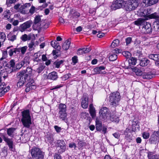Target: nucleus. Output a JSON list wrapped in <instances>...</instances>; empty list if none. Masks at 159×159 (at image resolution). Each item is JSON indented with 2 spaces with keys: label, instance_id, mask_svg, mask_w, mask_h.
<instances>
[{
  "label": "nucleus",
  "instance_id": "obj_1",
  "mask_svg": "<svg viewBox=\"0 0 159 159\" xmlns=\"http://www.w3.org/2000/svg\"><path fill=\"white\" fill-rule=\"evenodd\" d=\"M22 118L21 120L24 127L29 128L31 124V118L29 110H25L21 112Z\"/></svg>",
  "mask_w": 159,
  "mask_h": 159
},
{
  "label": "nucleus",
  "instance_id": "obj_2",
  "mask_svg": "<svg viewBox=\"0 0 159 159\" xmlns=\"http://www.w3.org/2000/svg\"><path fill=\"white\" fill-rule=\"evenodd\" d=\"M30 152L33 159H43L44 153L39 148L33 147L30 150Z\"/></svg>",
  "mask_w": 159,
  "mask_h": 159
},
{
  "label": "nucleus",
  "instance_id": "obj_3",
  "mask_svg": "<svg viewBox=\"0 0 159 159\" xmlns=\"http://www.w3.org/2000/svg\"><path fill=\"white\" fill-rule=\"evenodd\" d=\"M125 8L127 11H130L135 10L139 4V0H128L125 1Z\"/></svg>",
  "mask_w": 159,
  "mask_h": 159
},
{
  "label": "nucleus",
  "instance_id": "obj_4",
  "mask_svg": "<svg viewBox=\"0 0 159 159\" xmlns=\"http://www.w3.org/2000/svg\"><path fill=\"white\" fill-rule=\"evenodd\" d=\"M120 100V94L118 92L111 93L109 97V101L110 104L116 106L119 104Z\"/></svg>",
  "mask_w": 159,
  "mask_h": 159
},
{
  "label": "nucleus",
  "instance_id": "obj_5",
  "mask_svg": "<svg viewBox=\"0 0 159 159\" xmlns=\"http://www.w3.org/2000/svg\"><path fill=\"white\" fill-rule=\"evenodd\" d=\"M125 1L123 0H116L113 2L111 7L113 10H115L117 9L125 7Z\"/></svg>",
  "mask_w": 159,
  "mask_h": 159
},
{
  "label": "nucleus",
  "instance_id": "obj_6",
  "mask_svg": "<svg viewBox=\"0 0 159 159\" xmlns=\"http://www.w3.org/2000/svg\"><path fill=\"white\" fill-rule=\"evenodd\" d=\"M106 119L108 120H110L112 122L118 123L119 121V117L117 115L116 112H113L110 113Z\"/></svg>",
  "mask_w": 159,
  "mask_h": 159
},
{
  "label": "nucleus",
  "instance_id": "obj_7",
  "mask_svg": "<svg viewBox=\"0 0 159 159\" xmlns=\"http://www.w3.org/2000/svg\"><path fill=\"white\" fill-rule=\"evenodd\" d=\"M142 32L145 33H150L152 32V28L151 24L146 21L142 27Z\"/></svg>",
  "mask_w": 159,
  "mask_h": 159
},
{
  "label": "nucleus",
  "instance_id": "obj_8",
  "mask_svg": "<svg viewBox=\"0 0 159 159\" xmlns=\"http://www.w3.org/2000/svg\"><path fill=\"white\" fill-rule=\"evenodd\" d=\"M66 145L65 142L63 140H60L57 141L58 147L60 148L59 152L60 153L65 152L66 150Z\"/></svg>",
  "mask_w": 159,
  "mask_h": 159
},
{
  "label": "nucleus",
  "instance_id": "obj_9",
  "mask_svg": "<svg viewBox=\"0 0 159 159\" xmlns=\"http://www.w3.org/2000/svg\"><path fill=\"white\" fill-rule=\"evenodd\" d=\"M31 24L30 21H27L21 25L20 26V30L21 32H23L27 29L29 28L31 26Z\"/></svg>",
  "mask_w": 159,
  "mask_h": 159
},
{
  "label": "nucleus",
  "instance_id": "obj_10",
  "mask_svg": "<svg viewBox=\"0 0 159 159\" xmlns=\"http://www.w3.org/2000/svg\"><path fill=\"white\" fill-rule=\"evenodd\" d=\"M142 75L143 79H150L154 76L155 73L154 72H148L143 73Z\"/></svg>",
  "mask_w": 159,
  "mask_h": 159
},
{
  "label": "nucleus",
  "instance_id": "obj_11",
  "mask_svg": "<svg viewBox=\"0 0 159 159\" xmlns=\"http://www.w3.org/2000/svg\"><path fill=\"white\" fill-rule=\"evenodd\" d=\"M108 109L106 107H104L101 109L99 111V113L102 115L103 118L104 119H106L110 115L108 113Z\"/></svg>",
  "mask_w": 159,
  "mask_h": 159
},
{
  "label": "nucleus",
  "instance_id": "obj_12",
  "mask_svg": "<svg viewBox=\"0 0 159 159\" xmlns=\"http://www.w3.org/2000/svg\"><path fill=\"white\" fill-rule=\"evenodd\" d=\"M2 138L7 143L10 148L12 149L13 148V142L11 139H9L6 137L5 135H2Z\"/></svg>",
  "mask_w": 159,
  "mask_h": 159
},
{
  "label": "nucleus",
  "instance_id": "obj_13",
  "mask_svg": "<svg viewBox=\"0 0 159 159\" xmlns=\"http://www.w3.org/2000/svg\"><path fill=\"white\" fill-rule=\"evenodd\" d=\"M88 97L84 96L82 98L81 102V106L84 108H86L88 107Z\"/></svg>",
  "mask_w": 159,
  "mask_h": 159
},
{
  "label": "nucleus",
  "instance_id": "obj_14",
  "mask_svg": "<svg viewBox=\"0 0 159 159\" xmlns=\"http://www.w3.org/2000/svg\"><path fill=\"white\" fill-rule=\"evenodd\" d=\"M58 78L57 73L55 71H53L49 73L48 76L47 78L48 79L55 80Z\"/></svg>",
  "mask_w": 159,
  "mask_h": 159
},
{
  "label": "nucleus",
  "instance_id": "obj_15",
  "mask_svg": "<svg viewBox=\"0 0 159 159\" xmlns=\"http://www.w3.org/2000/svg\"><path fill=\"white\" fill-rule=\"evenodd\" d=\"M105 69V67L103 66L98 67L94 69V72L96 74H105L106 73L105 71H102Z\"/></svg>",
  "mask_w": 159,
  "mask_h": 159
},
{
  "label": "nucleus",
  "instance_id": "obj_16",
  "mask_svg": "<svg viewBox=\"0 0 159 159\" xmlns=\"http://www.w3.org/2000/svg\"><path fill=\"white\" fill-rule=\"evenodd\" d=\"M26 73L25 70H21L20 72H18L16 74V76L18 78H20V77H23L24 78H27L28 77V74H25Z\"/></svg>",
  "mask_w": 159,
  "mask_h": 159
},
{
  "label": "nucleus",
  "instance_id": "obj_17",
  "mask_svg": "<svg viewBox=\"0 0 159 159\" xmlns=\"http://www.w3.org/2000/svg\"><path fill=\"white\" fill-rule=\"evenodd\" d=\"M20 62L23 67H25L30 63V59L28 57H26Z\"/></svg>",
  "mask_w": 159,
  "mask_h": 159
},
{
  "label": "nucleus",
  "instance_id": "obj_18",
  "mask_svg": "<svg viewBox=\"0 0 159 159\" xmlns=\"http://www.w3.org/2000/svg\"><path fill=\"white\" fill-rule=\"evenodd\" d=\"M146 21L144 19L140 18L137 20L135 21L134 23L136 25L138 26H141L142 27Z\"/></svg>",
  "mask_w": 159,
  "mask_h": 159
},
{
  "label": "nucleus",
  "instance_id": "obj_19",
  "mask_svg": "<svg viewBox=\"0 0 159 159\" xmlns=\"http://www.w3.org/2000/svg\"><path fill=\"white\" fill-rule=\"evenodd\" d=\"M58 109V112H66V106L65 104L60 103Z\"/></svg>",
  "mask_w": 159,
  "mask_h": 159
},
{
  "label": "nucleus",
  "instance_id": "obj_20",
  "mask_svg": "<svg viewBox=\"0 0 159 159\" xmlns=\"http://www.w3.org/2000/svg\"><path fill=\"white\" fill-rule=\"evenodd\" d=\"M16 35H15L13 33L10 32L7 35V38L8 40L13 42L16 39Z\"/></svg>",
  "mask_w": 159,
  "mask_h": 159
},
{
  "label": "nucleus",
  "instance_id": "obj_21",
  "mask_svg": "<svg viewBox=\"0 0 159 159\" xmlns=\"http://www.w3.org/2000/svg\"><path fill=\"white\" fill-rule=\"evenodd\" d=\"M19 79L17 83V86L18 87H20L23 86L24 84V83L26 81V78H24L22 77L19 78Z\"/></svg>",
  "mask_w": 159,
  "mask_h": 159
},
{
  "label": "nucleus",
  "instance_id": "obj_22",
  "mask_svg": "<svg viewBox=\"0 0 159 159\" xmlns=\"http://www.w3.org/2000/svg\"><path fill=\"white\" fill-rule=\"evenodd\" d=\"M13 47V46H11L8 47L7 48V50H8V53L10 57H12L14 53L16 54L14 48H12Z\"/></svg>",
  "mask_w": 159,
  "mask_h": 159
},
{
  "label": "nucleus",
  "instance_id": "obj_23",
  "mask_svg": "<svg viewBox=\"0 0 159 159\" xmlns=\"http://www.w3.org/2000/svg\"><path fill=\"white\" fill-rule=\"evenodd\" d=\"M89 112L92 118L95 116V110L92 104H90L89 106Z\"/></svg>",
  "mask_w": 159,
  "mask_h": 159
},
{
  "label": "nucleus",
  "instance_id": "obj_24",
  "mask_svg": "<svg viewBox=\"0 0 159 159\" xmlns=\"http://www.w3.org/2000/svg\"><path fill=\"white\" fill-rule=\"evenodd\" d=\"M132 71L136 73V75L140 76L142 75V72L141 70L136 67L132 68Z\"/></svg>",
  "mask_w": 159,
  "mask_h": 159
},
{
  "label": "nucleus",
  "instance_id": "obj_25",
  "mask_svg": "<svg viewBox=\"0 0 159 159\" xmlns=\"http://www.w3.org/2000/svg\"><path fill=\"white\" fill-rule=\"evenodd\" d=\"M70 44V42L68 40H66L63 43L62 47V48L65 50H67L69 48Z\"/></svg>",
  "mask_w": 159,
  "mask_h": 159
},
{
  "label": "nucleus",
  "instance_id": "obj_26",
  "mask_svg": "<svg viewBox=\"0 0 159 159\" xmlns=\"http://www.w3.org/2000/svg\"><path fill=\"white\" fill-rule=\"evenodd\" d=\"M149 62V60L146 58H144L142 59L140 62V65L142 66H147Z\"/></svg>",
  "mask_w": 159,
  "mask_h": 159
},
{
  "label": "nucleus",
  "instance_id": "obj_27",
  "mask_svg": "<svg viewBox=\"0 0 159 159\" xmlns=\"http://www.w3.org/2000/svg\"><path fill=\"white\" fill-rule=\"evenodd\" d=\"M59 118L61 120H65L67 116L66 112H58Z\"/></svg>",
  "mask_w": 159,
  "mask_h": 159
},
{
  "label": "nucleus",
  "instance_id": "obj_28",
  "mask_svg": "<svg viewBox=\"0 0 159 159\" xmlns=\"http://www.w3.org/2000/svg\"><path fill=\"white\" fill-rule=\"evenodd\" d=\"M4 18L5 20H9L11 16V12L9 10H7L3 13Z\"/></svg>",
  "mask_w": 159,
  "mask_h": 159
},
{
  "label": "nucleus",
  "instance_id": "obj_29",
  "mask_svg": "<svg viewBox=\"0 0 159 159\" xmlns=\"http://www.w3.org/2000/svg\"><path fill=\"white\" fill-rule=\"evenodd\" d=\"M51 44L52 46L55 49H61V47L59 45V43L57 42V41H52Z\"/></svg>",
  "mask_w": 159,
  "mask_h": 159
},
{
  "label": "nucleus",
  "instance_id": "obj_30",
  "mask_svg": "<svg viewBox=\"0 0 159 159\" xmlns=\"http://www.w3.org/2000/svg\"><path fill=\"white\" fill-rule=\"evenodd\" d=\"M21 39L24 42L26 41L27 40H30L31 39V35L30 34L27 35L26 34H25L23 35L20 37Z\"/></svg>",
  "mask_w": 159,
  "mask_h": 159
},
{
  "label": "nucleus",
  "instance_id": "obj_31",
  "mask_svg": "<svg viewBox=\"0 0 159 159\" xmlns=\"http://www.w3.org/2000/svg\"><path fill=\"white\" fill-rule=\"evenodd\" d=\"M96 129L98 131H100L102 128V123L99 120H96Z\"/></svg>",
  "mask_w": 159,
  "mask_h": 159
},
{
  "label": "nucleus",
  "instance_id": "obj_32",
  "mask_svg": "<svg viewBox=\"0 0 159 159\" xmlns=\"http://www.w3.org/2000/svg\"><path fill=\"white\" fill-rule=\"evenodd\" d=\"M150 59L153 60L155 61H157L159 59V55L157 54H151L148 56Z\"/></svg>",
  "mask_w": 159,
  "mask_h": 159
},
{
  "label": "nucleus",
  "instance_id": "obj_33",
  "mask_svg": "<svg viewBox=\"0 0 159 159\" xmlns=\"http://www.w3.org/2000/svg\"><path fill=\"white\" fill-rule=\"evenodd\" d=\"M154 29L155 31H159V19H157L154 24Z\"/></svg>",
  "mask_w": 159,
  "mask_h": 159
},
{
  "label": "nucleus",
  "instance_id": "obj_34",
  "mask_svg": "<svg viewBox=\"0 0 159 159\" xmlns=\"http://www.w3.org/2000/svg\"><path fill=\"white\" fill-rule=\"evenodd\" d=\"M15 130V129L13 128H11L7 129V133L8 136L12 137L13 136V134Z\"/></svg>",
  "mask_w": 159,
  "mask_h": 159
},
{
  "label": "nucleus",
  "instance_id": "obj_35",
  "mask_svg": "<svg viewBox=\"0 0 159 159\" xmlns=\"http://www.w3.org/2000/svg\"><path fill=\"white\" fill-rule=\"evenodd\" d=\"M53 135L51 133L48 132L46 136V138L47 139L48 142H50L53 140Z\"/></svg>",
  "mask_w": 159,
  "mask_h": 159
},
{
  "label": "nucleus",
  "instance_id": "obj_36",
  "mask_svg": "<svg viewBox=\"0 0 159 159\" xmlns=\"http://www.w3.org/2000/svg\"><path fill=\"white\" fill-rule=\"evenodd\" d=\"M35 46L34 43L33 41H31L28 44L29 50V51H31L34 49Z\"/></svg>",
  "mask_w": 159,
  "mask_h": 159
},
{
  "label": "nucleus",
  "instance_id": "obj_37",
  "mask_svg": "<svg viewBox=\"0 0 159 159\" xmlns=\"http://www.w3.org/2000/svg\"><path fill=\"white\" fill-rule=\"evenodd\" d=\"M119 41L118 39L114 40L111 44V46L112 48H114L118 46L119 44Z\"/></svg>",
  "mask_w": 159,
  "mask_h": 159
},
{
  "label": "nucleus",
  "instance_id": "obj_38",
  "mask_svg": "<svg viewBox=\"0 0 159 159\" xmlns=\"http://www.w3.org/2000/svg\"><path fill=\"white\" fill-rule=\"evenodd\" d=\"M45 66L42 64L40 65L39 66L37 69L36 71L38 73H40L44 69Z\"/></svg>",
  "mask_w": 159,
  "mask_h": 159
},
{
  "label": "nucleus",
  "instance_id": "obj_39",
  "mask_svg": "<svg viewBox=\"0 0 159 159\" xmlns=\"http://www.w3.org/2000/svg\"><path fill=\"white\" fill-rule=\"evenodd\" d=\"M149 16L151 19H157L159 18V15L157 13L155 12L149 15Z\"/></svg>",
  "mask_w": 159,
  "mask_h": 159
},
{
  "label": "nucleus",
  "instance_id": "obj_40",
  "mask_svg": "<svg viewBox=\"0 0 159 159\" xmlns=\"http://www.w3.org/2000/svg\"><path fill=\"white\" fill-rule=\"evenodd\" d=\"M6 39V35L4 33L0 32V41L3 43Z\"/></svg>",
  "mask_w": 159,
  "mask_h": 159
},
{
  "label": "nucleus",
  "instance_id": "obj_41",
  "mask_svg": "<svg viewBox=\"0 0 159 159\" xmlns=\"http://www.w3.org/2000/svg\"><path fill=\"white\" fill-rule=\"evenodd\" d=\"M117 58V55L115 54H111L109 57V60L111 61H115Z\"/></svg>",
  "mask_w": 159,
  "mask_h": 159
},
{
  "label": "nucleus",
  "instance_id": "obj_42",
  "mask_svg": "<svg viewBox=\"0 0 159 159\" xmlns=\"http://www.w3.org/2000/svg\"><path fill=\"white\" fill-rule=\"evenodd\" d=\"M9 89L10 87L9 86H8L7 88H4V87L3 90L2 91L1 93H0V97H2L3 96L5 93L8 91L9 90Z\"/></svg>",
  "mask_w": 159,
  "mask_h": 159
},
{
  "label": "nucleus",
  "instance_id": "obj_43",
  "mask_svg": "<svg viewBox=\"0 0 159 159\" xmlns=\"http://www.w3.org/2000/svg\"><path fill=\"white\" fill-rule=\"evenodd\" d=\"M63 62V61L62 60L55 61L54 64L55 66V67L57 68H58L60 67V66L61 64H62Z\"/></svg>",
  "mask_w": 159,
  "mask_h": 159
},
{
  "label": "nucleus",
  "instance_id": "obj_44",
  "mask_svg": "<svg viewBox=\"0 0 159 159\" xmlns=\"http://www.w3.org/2000/svg\"><path fill=\"white\" fill-rule=\"evenodd\" d=\"M129 62L132 65H135L136 61V59L133 57H131L129 60Z\"/></svg>",
  "mask_w": 159,
  "mask_h": 159
},
{
  "label": "nucleus",
  "instance_id": "obj_45",
  "mask_svg": "<svg viewBox=\"0 0 159 159\" xmlns=\"http://www.w3.org/2000/svg\"><path fill=\"white\" fill-rule=\"evenodd\" d=\"M82 48L84 53H88L91 50V48L89 47L84 48Z\"/></svg>",
  "mask_w": 159,
  "mask_h": 159
},
{
  "label": "nucleus",
  "instance_id": "obj_46",
  "mask_svg": "<svg viewBox=\"0 0 159 159\" xmlns=\"http://www.w3.org/2000/svg\"><path fill=\"white\" fill-rule=\"evenodd\" d=\"M26 71V73H27V74H28V76L29 75H31L32 74V69L30 67H27Z\"/></svg>",
  "mask_w": 159,
  "mask_h": 159
},
{
  "label": "nucleus",
  "instance_id": "obj_47",
  "mask_svg": "<svg viewBox=\"0 0 159 159\" xmlns=\"http://www.w3.org/2000/svg\"><path fill=\"white\" fill-rule=\"evenodd\" d=\"M122 55L127 58H129L131 55L130 53L128 51L123 52H122Z\"/></svg>",
  "mask_w": 159,
  "mask_h": 159
},
{
  "label": "nucleus",
  "instance_id": "obj_48",
  "mask_svg": "<svg viewBox=\"0 0 159 159\" xmlns=\"http://www.w3.org/2000/svg\"><path fill=\"white\" fill-rule=\"evenodd\" d=\"M20 48V52L22 54H24L26 52V51L28 48L27 46H25Z\"/></svg>",
  "mask_w": 159,
  "mask_h": 159
},
{
  "label": "nucleus",
  "instance_id": "obj_49",
  "mask_svg": "<svg viewBox=\"0 0 159 159\" xmlns=\"http://www.w3.org/2000/svg\"><path fill=\"white\" fill-rule=\"evenodd\" d=\"M142 136L144 139H147L149 138L150 134L149 133L144 132L142 133Z\"/></svg>",
  "mask_w": 159,
  "mask_h": 159
},
{
  "label": "nucleus",
  "instance_id": "obj_50",
  "mask_svg": "<svg viewBox=\"0 0 159 159\" xmlns=\"http://www.w3.org/2000/svg\"><path fill=\"white\" fill-rule=\"evenodd\" d=\"M149 2V6H151L157 3L158 0H148Z\"/></svg>",
  "mask_w": 159,
  "mask_h": 159
},
{
  "label": "nucleus",
  "instance_id": "obj_51",
  "mask_svg": "<svg viewBox=\"0 0 159 159\" xmlns=\"http://www.w3.org/2000/svg\"><path fill=\"white\" fill-rule=\"evenodd\" d=\"M40 17L39 16H37L35 18L34 23L35 24H37L41 21Z\"/></svg>",
  "mask_w": 159,
  "mask_h": 159
},
{
  "label": "nucleus",
  "instance_id": "obj_52",
  "mask_svg": "<svg viewBox=\"0 0 159 159\" xmlns=\"http://www.w3.org/2000/svg\"><path fill=\"white\" fill-rule=\"evenodd\" d=\"M7 51L5 50L3 52L2 57L1 58L0 60H2L3 58H5L7 57Z\"/></svg>",
  "mask_w": 159,
  "mask_h": 159
},
{
  "label": "nucleus",
  "instance_id": "obj_53",
  "mask_svg": "<svg viewBox=\"0 0 159 159\" xmlns=\"http://www.w3.org/2000/svg\"><path fill=\"white\" fill-rule=\"evenodd\" d=\"M143 5L145 7H147L149 6L148 0H143L142 2Z\"/></svg>",
  "mask_w": 159,
  "mask_h": 159
},
{
  "label": "nucleus",
  "instance_id": "obj_54",
  "mask_svg": "<svg viewBox=\"0 0 159 159\" xmlns=\"http://www.w3.org/2000/svg\"><path fill=\"white\" fill-rule=\"evenodd\" d=\"M132 41V38L131 37H128L126 39L125 42L126 45H128L130 44Z\"/></svg>",
  "mask_w": 159,
  "mask_h": 159
},
{
  "label": "nucleus",
  "instance_id": "obj_55",
  "mask_svg": "<svg viewBox=\"0 0 159 159\" xmlns=\"http://www.w3.org/2000/svg\"><path fill=\"white\" fill-rule=\"evenodd\" d=\"M25 9L23 5H21L19 8V11L22 13H25V12L24 9Z\"/></svg>",
  "mask_w": 159,
  "mask_h": 159
},
{
  "label": "nucleus",
  "instance_id": "obj_56",
  "mask_svg": "<svg viewBox=\"0 0 159 159\" xmlns=\"http://www.w3.org/2000/svg\"><path fill=\"white\" fill-rule=\"evenodd\" d=\"M77 58V57L76 56H74L72 58V60L74 64H75L78 62V60Z\"/></svg>",
  "mask_w": 159,
  "mask_h": 159
},
{
  "label": "nucleus",
  "instance_id": "obj_57",
  "mask_svg": "<svg viewBox=\"0 0 159 159\" xmlns=\"http://www.w3.org/2000/svg\"><path fill=\"white\" fill-rule=\"evenodd\" d=\"M27 86H29L30 90L34 89L36 88V86L34 84H30V83L27 84Z\"/></svg>",
  "mask_w": 159,
  "mask_h": 159
},
{
  "label": "nucleus",
  "instance_id": "obj_58",
  "mask_svg": "<svg viewBox=\"0 0 159 159\" xmlns=\"http://www.w3.org/2000/svg\"><path fill=\"white\" fill-rule=\"evenodd\" d=\"M35 11V8L33 6H32L29 10V12L31 14L34 13Z\"/></svg>",
  "mask_w": 159,
  "mask_h": 159
},
{
  "label": "nucleus",
  "instance_id": "obj_59",
  "mask_svg": "<svg viewBox=\"0 0 159 159\" xmlns=\"http://www.w3.org/2000/svg\"><path fill=\"white\" fill-rule=\"evenodd\" d=\"M71 75L70 74H67L64 75L63 77L62 78L64 80L68 79L70 78V76Z\"/></svg>",
  "mask_w": 159,
  "mask_h": 159
},
{
  "label": "nucleus",
  "instance_id": "obj_60",
  "mask_svg": "<svg viewBox=\"0 0 159 159\" xmlns=\"http://www.w3.org/2000/svg\"><path fill=\"white\" fill-rule=\"evenodd\" d=\"M69 147L71 148H74L75 149H76V145L75 143H72L69 144Z\"/></svg>",
  "mask_w": 159,
  "mask_h": 159
},
{
  "label": "nucleus",
  "instance_id": "obj_61",
  "mask_svg": "<svg viewBox=\"0 0 159 159\" xmlns=\"http://www.w3.org/2000/svg\"><path fill=\"white\" fill-rule=\"evenodd\" d=\"M23 66L22 64H21V62H20L18 64H17L16 65V69L19 70Z\"/></svg>",
  "mask_w": 159,
  "mask_h": 159
},
{
  "label": "nucleus",
  "instance_id": "obj_62",
  "mask_svg": "<svg viewBox=\"0 0 159 159\" xmlns=\"http://www.w3.org/2000/svg\"><path fill=\"white\" fill-rule=\"evenodd\" d=\"M54 128L56 130V131L57 133H59L60 132L61 130V127H58V126H57V125H55L54 126Z\"/></svg>",
  "mask_w": 159,
  "mask_h": 159
},
{
  "label": "nucleus",
  "instance_id": "obj_63",
  "mask_svg": "<svg viewBox=\"0 0 159 159\" xmlns=\"http://www.w3.org/2000/svg\"><path fill=\"white\" fill-rule=\"evenodd\" d=\"M10 65L11 67H13L15 64V61L13 60H11L9 62Z\"/></svg>",
  "mask_w": 159,
  "mask_h": 159
},
{
  "label": "nucleus",
  "instance_id": "obj_64",
  "mask_svg": "<svg viewBox=\"0 0 159 159\" xmlns=\"http://www.w3.org/2000/svg\"><path fill=\"white\" fill-rule=\"evenodd\" d=\"M54 157V159H61V156L58 154H55Z\"/></svg>",
  "mask_w": 159,
  "mask_h": 159
}]
</instances>
